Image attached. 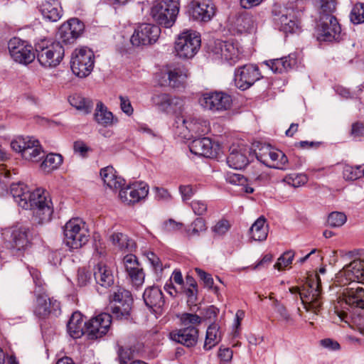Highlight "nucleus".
I'll use <instances>...</instances> for the list:
<instances>
[{
	"mask_svg": "<svg viewBox=\"0 0 364 364\" xmlns=\"http://www.w3.org/2000/svg\"><path fill=\"white\" fill-rule=\"evenodd\" d=\"M229 151L227 163L230 167L235 169H242L247 165V154L249 151L245 146L233 144L230 147Z\"/></svg>",
	"mask_w": 364,
	"mask_h": 364,
	"instance_id": "c85d7f7f",
	"label": "nucleus"
},
{
	"mask_svg": "<svg viewBox=\"0 0 364 364\" xmlns=\"http://www.w3.org/2000/svg\"><path fill=\"white\" fill-rule=\"evenodd\" d=\"M343 178L348 181H355L364 176V165L352 166L345 165L343 169Z\"/></svg>",
	"mask_w": 364,
	"mask_h": 364,
	"instance_id": "49530a36",
	"label": "nucleus"
},
{
	"mask_svg": "<svg viewBox=\"0 0 364 364\" xmlns=\"http://www.w3.org/2000/svg\"><path fill=\"white\" fill-rule=\"evenodd\" d=\"M86 323L83 321L81 313L74 312L67 324V329L69 335L73 338H79L84 334V327Z\"/></svg>",
	"mask_w": 364,
	"mask_h": 364,
	"instance_id": "c9c22d12",
	"label": "nucleus"
},
{
	"mask_svg": "<svg viewBox=\"0 0 364 364\" xmlns=\"http://www.w3.org/2000/svg\"><path fill=\"white\" fill-rule=\"evenodd\" d=\"M95 55L87 48H76L72 53L70 67L73 73L79 77L88 76L94 67Z\"/></svg>",
	"mask_w": 364,
	"mask_h": 364,
	"instance_id": "1a4fd4ad",
	"label": "nucleus"
},
{
	"mask_svg": "<svg viewBox=\"0 0 364 364\" xmlns=\"http://www.w3.org/2000/svg\"><path fill=\"white\" fill-rule=\"evenodd\" d=\"M11 149L21 154L27 161L38 162L44 157V152L38 140L31 136H18L11 142Z\"/></svg>",
	"mask_w": 364,
	"mask_h": 364,
	"instance_id": "6e6552de",
	"label": "nucleus"
},
{
	"mask_svg": "<svg viewBox=\"0 0 364 364\" xmlns=\"http://www.w3.org/2000/svg\"><path fill=\"white\" fill-rule=\"evenodd\" d=\"M164 77H166L165 81L168 85L176 88L183 86L188 76L187 68L181 64L169 65L166 67L164 73Z\"/></svg>",
	"mask_w": 364,
	"mask_h": 364,
	"instance_id": "a878e982",
	"label": "nucleus"
},
{
	"mask_svg": "<svg viewBox=\"0 0 364 364\" xmlns=\"http://www.w3.org/2000/svg\"><path fill=\"white\" fill-rule=\"evenodd\" d=\"M196 272L198 274V276L200 278L201 280L203 281L205 285L208 287L211 288L213 284V279L212 278L211 275L206 273L203 270L196 268Z\"/></svg>",
	"mask_w": 364,
	"mask_h": 364,
	"instance_id": "69168bd1",
	"label": "nucleus"
},
{
	"mask_svg": "<svg viewBox=\"0 0 364 364\" xmlns=\"http://www.w3.org/2000/svg\"><path fill=\"white\" fill-rule=\"evenodd\" d=\"M266 219L260 216L250 229L252 238L255 241H263L267 237L268 226L265 225Z\"/></svg>",
	"mask_w": 364,
	"mask_h": 364,
	"instance_id": "58836bf2",
	"label": "nucleus"
},
{
	"mask_svg": "<svg viewBox=\"0 0 364 364\" xmlns=\"http://www.w3.org/2000/svg\"><path fill=\"white\" fill-rule=\"evenodd\" d=\"M341 274L350 282L364 283V259H354L343 267Z\"/></svg>",
	"mask_w": 364,
	"mask_h": 364,
	"instance_id": "c756f323",
	"label": "nucleus"
},
{
	"mask_svg": "<svg viewBox=\"0 0 364 364\" xmlns=\"http://www.w3.org/2000/svg\"><path fill=\"white\" fill-rule=\"evenodd\" d=\"M124 300L109 304L111 313L118 319L128 318L130 315L133 299H128L125 295Z\"/></svg>",
	"mask_w": 364,
	"mask_h": 364,
	"instance_id": "e433bc0d",
	"label": "nucleus"
},
{
	"mask_svg": "<svg viewBox=\"0 0 364 364\" xmlns=\"http://www.w3.org/2000/svg\"><path fill=\"white\" fill-rule=\"evenodd\" d=\"M37 60L44 68H55L62 61L65 50L60 42L48 43L46 40L36 44Z\"/></svg>",
	"mask_w": 364,
	"mask_h": 364,
	"instance_id": "423d86ee",
	"label": "nucleus"
},
{
	"mask_svg": "<svg viewBox=\"0 0 364 364\" xmlns=\"http://www.w3.org/2000/svg\"><path fill=\"white\" fill-rule=\"evenodd\" d=\"M146 256L154 269L161 272L163 268L160 259L152 252H149Z\"/></svg>",
	"mask_w": 364,
	"mask_h": 364,
	"instance_id": "338daca9",
	"label": "nucleus"
},
{
	"mask_svg": "<svg viewBox=\"0 0 364 364\" xmlns=\"http://www.w3.org/2000/svg\"><path fill=\"white\" fill-rule=\"evenodd\" d=\"M10 192L16 203L22 208L33 210L34 220L39 224L48 223L53 214V205L48 193L38 188L30 191L23 183L11 184Z\"/></svg>",
	"mask_w": 364,
	"mask_h": 364,
	"instance_id": "f257e3e1",
	"label": "nucleus"
},
{
	"mask_svg": "<svg viewBox=\"0 0 364 364\" xmlns=\"http://www.w3.org/2000/svg\"><path fill=\"white\" fill-rule=\"evenodd\" d=\"M93 275L97 284L102 287L108 288L114 284L112 271L105 264L98 263L94 267Z\"/></svg>",
	"mask_w": 364,
	"mask_h": 364,
	"instance_id": "7c9ffc66",
	"label": "nucleus"
},
{
	"mask_svg": "<svg viewBox=\"0 0 364 364\" xmlns=\"http://www.w3.org/2000/svg\"><path fill=\"white\" fill-rule=\"evenodd\" d=\"M143 299L146 306L156 315L164 311L165 300L161 290L158 287H150L145 289Z\"/></svg>",
	"mask_w": 364,
	"mask_h": 364,
	"instance_id": "5701e85b",
	"label": "nucleus"
},
{
	"mask_svg": "<svg viewBox=\"0 0 364 364\" xmlns=\"http://www.w3.org/2000/svg\"><path fill=\"white\" fill-rule=\"evenodd\" d=\"M250 177L255 183L259 186L267 183L270 180V176L266 172L260 173H252Z\"/></svg>",
	"mask_w": 364,
	"mask_h": 364,
	"instance_id": "052dcab7",
	"label": "nucleus"
},
{
	"mask_svg": "<svg viewBox=\"0 0 364 364\" xmlns=\"http://www.w3.org/2000/svg\"><path fill=\"white\" fill-rule=\"evenodd\" d=\"M160 33L161 29L158 26L142 23L135 29L131 42L136 46L150 45L158 40Z\"/></svg>",
	"mask_w": 364,
	"mask_h": 364,
	"instance_id": "dca6fc26",
	"label": "nucleus"
},
{
	"mask_svg": "<svg viewBox=\"0 0 364 364\" xmlns=\"http://www.w3.org/2000/svg\"><path fill=\"white\" fill-rule=\"evenodd\" d=\"M125 293H127L126 296L128 297V299L132 298L130 291L126 290L122 287H115L109 293V303L118 302L124 300Z\"/></svg>",
	"mask_w": 364,
	"mask_h": 364,
	"instance_id": "09e8293b",
	"label": "nucleus"
},
{
	"mask_svg": "<svg viewBox=\"0 0 364 364\" xmlns=\"http://www.w3.org/2000/svg\"><path fill=\"white\" fill-rule=\"evenodd\" d=\"M284 181L293 187H299L308 181V177L305 174L301 173H290L287 175Z\"/></svg>",
	"mask_w": 364,
	"mask_h": 364,
	"instance_id": "8fccbe9b",
	"label": "nucleus"
},
{
	"mask_svg": "<svg viewBox=\"0 0 364 364\" xmlns=\"http://www.w3.org/2000/svg\"><path fill=\"white\" fill-rule=\"evenodd\" d=\"M178 11V0H162L154 3L150 14L159 24L171 28L176 21Z\"/></svg>",
	"mask_w": 364,
	"mask_h": 364,
	"instance_id": "0eeeda50",
	"label": "nucleus"
},
{
	"mask_svg": "<svg viewBox=\"0 0 364 364\" xmlns=\"http://www.w3.org/2000/svg\"><path fill=\"white\" fill-rule=\"evenodd\" d=\"M351 134L355 138H359L364 136V124L360 122L354 123L352 125Z\"/></svg>",
	"mask_w": 364,
	"mask_h": 364,
	"instance_id": "774afa93",
	"label": "nucleus"
},
{
	"mask_svg": "<svg viewBox=\"0 0 364 364\" xmlns=\"http://www.w3.org/2000/svg\"><path fill=\"white\" fill-rule=\"evenodd\" d=\"M180 321L183 327L170 332V338L186 347L194 346L198 338L197 327L202 322L201 317L195 314L185 313L181 316Z\"/></svg>",
	"mask_w": 364,
	"mask_h": 364,
	"instance_id": "7ed1b4c3",
	"label": "nucleus"
},
{
	"mask_svg": "<svg viewBox=\"0 0 364 364\" xmlns=\"http://www.w3.org/2000/svg\"><path fill=\"white\" fill-rule=\"evenodd\" d=\"M149 193V186L144 182H136L119 188L121 200L128 205L134 204L146 198Z\"/></svg>",
	"mask_w": 364,
	"mask_h": 364,
	"instance_id": "a211bd4d",
	"label": "nucleus"
},
{
	"mask_svg": "<svg viewBox=\"0 0 364 364\" xmlns=\"http://www.w3.org/2000/svg\"><path fill=\"white\" fill-rule=\"evenodd\" d=\"M230 228V224L227 220H220L212 228V230L215 235L222 236L224 235Z\"/></svg>",
	"mask_w": 364,
	"mask_h": 364,
	"instance_id": "6e6d98bb",
	"label": "nucleus"
},
{
	"mask_svg": "<svg viewBox=\"0 0 364 364\" xmlns=\"http://www.w3.org/2000/svg\"><path fill=\"white\" fill-rule=\"evenodd\" d=\"M10 233V242L17 250H26L31 245L32 233L27 227H14L8 230Z\"/></svg>",
	"mask_w": 364,
	"mask_h": 364,
	"instance_id": "393cba45",
	"label": "nucleus"
},
{
	"mask_svg": "<svg viewBox=\"0 0 364 364\" xmlns=\"http://www.w3.org/2000/svg\"><path fill=\"white\" fill-rule=\"evenodd\" d=\"M258 161L272 168L286 169L288 163L287 156L280 150L269 145H264L256 153Z\"/></svg>",
	"mask_w": 364,
	"mask_h": 364,
	"instance_id": "f8f14e48",
	"label": "nucleus"
},
{
	"mask_svg": "<svg viewBox=\"0 0 364 364\" xmlns=\"http://www.w3.org/2000/svg\"><path fill=\"white\" fill-rule=\"evenodd\" d=\"M153 104L161 112L171 113L181 109L183 100L166 93L155 94L151 97Z\"/></svg>",
	"mask_w": 364,
	"mask_h": 364,
	"instance_id": "bb28decb",
	"label": "nucleus"
},
{
	"mask_svg": "<svg viewBox=\"0 0 364 364\" xmlns=\"http://www.w3.org/2000/svg\"><path fill=\"white\" fill-rule=\"evenodd\" d=\"M118 355L120 363L127 364L132 355V352L130 348L120 347L119 348Z\"/></svg>",
	"mask_w": 364,
	"mask_h": 364,
	"instance_id": "e2e57ef3",
	"label": "nucleus"
},
{
	"mask_svg": "<svg viewBox=\"0 0 364 364\" xmlns=\"http://www.w3.org/2000/svg\"><path fill=\"white\" fill-rule=\"evenodd\" d=\"M321 11L320 18H323L327 16H333L332 14L336 11V2L334 0H320Z\"/></svg>",
	"mask_w": 364,
	"mask_h": 364,
	"instance_id": "864d4df0",
	"label": "nucleus"
},
{
	"mask_svg": "<svg viewBox=\"0 0 364 364\" xmlns=\"http://www.w3.org/2000/svg\"><path fill=\"white\" fill-rule=\"evenodd\" d=\"M100 173L104 183L112 190H118L125 183L124 179L117 175L112 166L102 168Z\"/></svg>",
	"mask_w": 364,
	"mask_h": 364,
	"instance_id": "473e14b6",
	"label": "nucleus"
},
{
	"mask_svg": "<svg viewBox=\"0 0 364 364\" xmlns=\"http://www.w3.org/2000/svg\"><path fill=\"white\" fill-rule=\"evenodd\" d=\"M91 274L85 268H80L77 274V284L80 287L86 286L91 280Z\"/></svg>",
	"mask_w": 364,
	"mask_h": 364,
	"instance_id": "4d7b16f0",
	"label": "nucleus"
},
{
	"mask_svg": "<svg viewBox=\"0 0 364 364\" xmlns=\"http://www.w3.org/2000/svg\"><path fill=\"white\" fill-rule=\"evenodd\" d=\"M64 243L70 249H79L89 240L90 234L85 223L79 218L68 221L63 227Z\"/></svg>",
	"mask_w": 364,
	"mask_h": 364,
	"instance_id": "39448f33",
	"label": "nucleus"
},
{
	"mask_svg": "<svg viewBox=\"0 0 364 364\" xmlns=\"http://www.w3.org/2000/svg\"><path fill=\"white\" fill-rule=\"evenodd\" d=\"M179 122H181L183 127L195 134H203L208 130L205 122H200L195 119H184L183 117H178L176 121V123L178 124Z\"/></svg>",
	"mask_w": 364,
	"mask_h": 364,
	"instance_id": "37998d69",
	"label": "nucleus"
},
{
	"mask_svg": "<svg viewBox=\"0 0 364 364\" xmlns=\"http://www.w3.org/2000/svg\"><path fill=\"white\" fill-rule=\"evenodd\" d=\"M110 240L114 246L125 252H132L136 247L135 242L122 232H113L110 235Z\"/></svg>",
	"mask_w": 364,
	"mask_h": 364,
	"instance_id": "4c0bfd02",
	"label": "nucleus"
},
{
	"mask_svg": "<svg viewBox=\"0 0 364 364\" xmlns=\"http://www.w3.org/2000/svg\"><path fill=\"white\" fill-rule=\"evenodd\" d=\"M63 162V157L58 154H48L41 164V168L45 172H50L57 168Z\"/></svg>",
	"mask_w": 364,
	"mask_h": 364,
	"instance_id": "c03bdc74",
	"label": "nucleus"
},
{
	"mask_svg": "<svg viewBox=\"0 0 364 364\" xmlns=\"http://www.w3.org/2000/svg\"><path fill=\"white\" fill-rule=\"evenodd\" d=\"M274 306L276 311L279 314L281 318L287 323H290L292 318L290 314L288 313L286 307L280 304L278 301H275Z\"/></svg>",
	"mask_w": 364,
	"mask_h": 364,
	"instance_id": "bf43d9fd",
	"label": "nucleus"
},
{
	"mask_svg": "<svg viewBox=\"0 0 364 364\" xmlns=\"http://www.w3.org/2000/svg\"><path fill=\"white\" fill-rule=\"evenodd\" d=\"M294 257V252L293 251H287L281 255L277 262L274 265L275 269L278 270H282L284 267L291 264Z\"/></svg>",
	"mask_w": 364,
	"mask_h": 364,
	"instance_id": "5fc2aeb1",
	"label": "nucleus"
},
{
	"mask_svg": "<svg viewBox=\"0 0 364 364\" xmlns=\"http://www.w3.org/2000/svg\"><path fill=\"white\" fill-rule=\"evenodd\" d=\"M112 324V316L109 314L102 313L86 323V333L89 339L95 340L105 336Z\"/></svg>",
	"mask_w": 364,
	"mask_h": 364,
	"instance_id": "2eb2a0df",
	"label": "nucleus"
},
{
	"mask_svg": "<svg viewBox=\"0 0 364 364\" xmlns=\"http://www.w3.org/2000/svg\"><path fill=\"white\" fill-rule=\"evenodd\" d=\"M350 21L354 24L364 22V4H356L350 14Z\"/></svg>",
	"mask_w": 364,
	"mask_h": 364,
	"instance_id": "3c124183",
	"label": "nucleus"
},
{
	"mask_svg": "<svg viewBox=\"0 0 364 364\" xmlns=\"http://www.w3.org/2000/svg\"><path fill=\"white\" fill-rule=\"evenodd\" d=\"M222 338V333L220 331V327L216 323L210 325L206 331V336L205 343L203 346L204 349L209 350L215 346Z\"/></svg>",
	"mask_w": 364,
	"mask_h": 364,
	"instance_id": "ea45409f",
	"label": "nucleus"
},
{
	"mask_svg": "<svg viewBox=\"0 0 364 364\" xmlns=\"http://www.w3.org/2000/svg\"><path fill=\"white\" fill-rule=\"evenodd\" d=\"M265 64L270 68L274 73H282L291 69L296 64L295 54H290L288 56L269 60Z\"/></svg>",
	"mask_w": 364,
	"mask_h": 364,
	"instance_id": "72a5a7b5",
	"label": "nucleus"
},
{
	"mask_svg": "<svg viewBox=\"0 0 364 364\" xmlns=\"http://www.w3.org/2000/svg\"><path fill=\"white\" fill-rule=\"evenodd\" d=\"M257 23L252 14L242 12L238 14L233 23V26L237 33H251L256 28Z\"/></svg>",
	"mask_w": 364,
	"mask_h": 364,
	"instance_id": "2f4dec72",
	"label": "nucleus"
},
{
	"mask_svg": "<svg viewBox=\"0 0 364 364\" xmlns=\"http://www.w3.org/2000/svg\"><path fill=\"white\" fill-rule=\"evenodd\" d=\"M346 215L341 212H333L329 214L328 223L332 228H339L346 222Z\"/></svg>",
	"mask_w": 364,
	"mask_h": 364,
	"instance_id": "603ef678",
	"label": "nucleus"
},
{
	"mask_svg": "<svg viewBox=\"0 0 364 364\" xmlns=\"http://www.w3.org/2000/svg\"><path fill=\"white\" fill-rule=\"evenodd\" d=\"M73 149L75 153H78L82 156H85L87 153L91 151L82 141H76L73 144Z\"/></svg>",
	"mask_w": 364,
	"mask_h": 364,
	"instance_id": "0e129e2a",
	"label": "nucleus"
},
{
	"mask_svg": "<svg viewBox=\"0 0 364 364\" xmlns=\"http://www.w3.org/2000/svg\"><path fill=\"white\" fill-rule=\"evenodd\" d=\"M113 118L112 113L107 110V107L101 102H97L95 113V121L102 126L107 127L112 124Z\"/></svg>",
	"mask_w": 364,
	"mask_h": 364,
	"instance_id": "a19ab883",
	"label": "nucleus"
},
{
	"mask_svg": "<svg viewBox=\"0 0 364 364\" xmlns=\"http://www.w3.org/2000/svg\"><path fill=\"white\" fill-rule=\"evenodd\" d=\"M200 43V36L198 32L186 31L178 36L175 50L181 58H191L199 50Z\"/></svg>",
	"mask_w": 364,
	"mask_h": 364,
	"instance_id": "9d476101",
	"label": "nucleus"
},
{
	"mask_svg": "<svg viewBox=\"0 0 364 364\" xmlns=\"http://www.w3.org/2000/svg\"><path fill=\"white\" fill-rule=\"evenodd\" d=\"M287 9L286 13H283L280 16L275 18V21L279 25L280 30L285 33H294L299 29L298 23L293 20Z\"/></svg>",
	"mask_w": 364,
	"mask_h": 364,
	"instance_id": "79ce46f5",
	"label": "nucleus"
},
{
	"mask_svg": "<svg viewBox=\"0 0 364 364\" xmlns=\"http://www.w3.org/2000/svg\"><path fill=\"white\" fill-rule=\"evenodd\" d=\"M123 262L132 284L136 287L141 286L144 282L145 275L136 257L133 254H127L124 257Z\"/></svg>",
	"mask_w": 364,
	"mask_h": 364,
	"instance_id": "cd10ccee",
	"label": "nucleus"
},
{
	"mask_svg": "<svg viewBox=\"0 0 364 364\" xmlns=\"http://www.w3.org/2000/svg\"><path fill=\"white\" fill-rule=\"evenodd\" d=\"M206 230V225L205 220L198 218H196L191 225V226L187 229L186 232L188 237H196L199 236L200 232H205Z\"/></svg>",
	"mask_w": 364,
	"mask_h": 364,
	"instance_id": "de8ad7c7",
	"label": "nucleus"
},
{
	"mask_svg": "<svg viewBox=\"0 0 364 364\" xmlns=\"http://www.w3.org/2000/svg\"><path fill=\"white\" fill-rule=\"evenodd\" d=\"M188 13L193 19L208 22L215 14V7L210 0H193L188 4Z\"/></svg>",
	"mask_w": 364,
	"mask_h": 364,
	"instance_id": "6ab92c4d",
	"label": "nucleus"
},
{
	"mask_svg": "<svg viewBox=\"0 0 364 364\" xmlns=\"http://www.w3.org/2000/svg\"><path fill=\"white\" fill-rule=\"evenodd\" d=\"M341 32V26L334 16H327L320 18L318 34L323 41H338Z\"/></svg>",
	"mask_w": 364,
	"mask_h": 364,
	"instance_id": "4be33fe9",
	"label": "nucleus"
},
{
	"mask_svg": "<svg viewBox=\"0 0 364 364\" xmlns=\"http://www.w3.org/2000/svg\"><path fill=\"white\" fill-rule=\"evenodd\" d=\"M218 149V144L213 143L208 137L196 139L189 144V149L192 154L207 158L215 157Z\"/></svg>",
	"mask_w": 364,
	"mask_h": 364,
	"instance_id": "b1692460",
	"label": "nucleus"
},
{
	"mask_svg": "<svg viewBox=\"0 0 364 364\" xmlns=\"http://www.w3.org/2000/svg\"><path fill=\"white\" fill-rule=\"evenodd\" d=\"M43 17L50 21L55 22L62 16V8L58 0H47L41 6Z\"/></svg>",
	"mask_w": 364,
	"mask_h": 364,
	"instance_id": "f704fd0d",
	"label": "nucleus"
},
{
	"mask_svg": "<svg viewBox=\"0 0 364 364\" xmlns=\"http://www.w3.org/2000/svg\"><path fill=\"white\" fill-rule=\"evenodd\" d=\"M60 303L53 299H50L45 294H39L36 297L34 314L40 318H46L50 315L57 316L60 314Z\"/></svg>",
	"mask_w": 364,
	"mask_h": 364,
	"instance_id": "412c9836",
	"label": "nucleus"
},
{
	"mask_svg": "<svg viewBox=\"0 0 364 364\" xmlns=\"http://www.w3.org/2000/svg\"><path fill=\"white\" fill-rule=\"evenodd\" d=\"M291 294H299L302 304L307 311L317 315L323 305L321 284L319 276L316 274L308 277L307 284L302 289L293 287L289 289Z\"/></svg>",
	"mask_w": 364,
	"mask_h": 364,
	"instance_id": "f03ea898",
	"label": "nucleus"
},
{
	"mask_svg": "<svg viewBox=\"0 0 364 364\" xmlns=\"http://www.w3.org/2000/svg\"><path fill=\"white\" fill-rule=\"evenodd\" d=\"M8 49L11 57L16 63L27 65L35 58L32 46L18 38H13L9 41Z\"/></svg>",
	"mask_w": 364,
	"mask_h": 364,
	"instance_id": "4468645a",
	"label": "nucleus"
},
{
	"mask_svg": "<svg viewBox=\"0 0 364 364\" xmlns=\"http://www.w3.org/2000/svg\"><path fill=\"white\" fill-rule=\"evenodd\" d=\"M213 52L230 65L236 64L243 57L242 48L237 41H217Z\"/></svg>",
	"mask_w": 364,
	"mask_h": 364,
	"instance_id": "9b49d317",
	"label": "nucleus"
},
{
	"mask_svg": "<svg viewBox=\"0 0 364 364\" xmlns=\"http://www.w3.org/2000/svg\"><path fill=\"white\" fill-rule=\"evenodd\" d=\"M200 103L204 109L213 112L225 111L230 108L232 98L226 93L213 92L203 95Z\"/></svg>",
	"mask_w": 364,
	"mask_h": 364,
	"instance_id": "f3484780",
	"label": "nucleus"
},
{
	"mask_svg": "<svg viewBox=\"0 0 364 364\" xmlns=\"http://www.w3.org/2000/svg\"><path fill=\"white\" fill-rule=\"evenodd\" d=\"M262 77L256 65L246 64L235 70V84L237 87L245 90Z\"/></svg>",
	"mask_w": 364,
	"mask_h": 364,
	"instance_id": "ddd939ff",
	"label": "nucleus"
},
{
	"mask_svg": "<svg viewBox=\"0 0 364 364\" xmlns=\"http://www.w3.org/2000/svg\"><path fill=\"white\" fill-rule=\"evenodd\" d=\"M179 191L183 200H189L195 193L196 189L191 185H181L179 186Z\"/></svg>",
	"mask_w": 364,
	"mask_h": 364,
	"instance_id": "680f3d73",
	"label": "nucleus"
},
{
	"mask_svg": "<svg viewBox=\"0 0 364 364\" xmlns=\"http://www.w3.org/2000/svg\"><path fill=\"white\" fill-rule=\"evenodd\" d=\"M334 309L342 320L347 316L345 310L356 311L364 309V289L361 287L346 288L338 298Z\"/></svg>",
	"mask_w": 364,
	"mask_h": 364,
	"instance_id": "20e7f679",
	"label": "nucleus"
},
{
	"mask_svg": "<svg viewBox=\"0 0 364 364\" xmlns=\"http://www.w3.org/2000/svg\"><path fill=\"white\" fill-rule=\"evenodd\" d=\"M70 103L77 109L80 110L85 114L91 112L93 108V103L91 100L80 95L70 97Z\"/></svg>",
	"mask_w": 364,
	"mask_h": 364,
	"instance_id": "a18cd8bd",
	"label": "nucleus"
},
{
	"mask_svg": "<svg viewBox=\"0 0 364 364\" xmlns=\"http://www.w3.org/2000/svg\"><path fill=\"white\" fill-rule=\"evenodd\" d=\"M84 28L81 21L71 18L59 27L57 36L65 44H72L81 36Z\"/></svg>",
	"mask_w": 364,
	"mask_h": 364,
	"instance_id": "aec40b11",
	"label": "nucleus"
},
{
	"mask_svg": "<svg viewBox=\"0 0 364 364\" xmlns=\"http://www.w3.org/2000/svg\"><path fill=\"white\" fill-rule=\"evenodd\" d=\"M191 207L195 214L198 215H204L208 210L207 203L202 200H194L191 203Z\"/></svg>",
	"mask_w": 364,
	"mask_h": 364,
	"instance_id": "13d9d810",
	"label": "nucleus"
}]
</instances>
